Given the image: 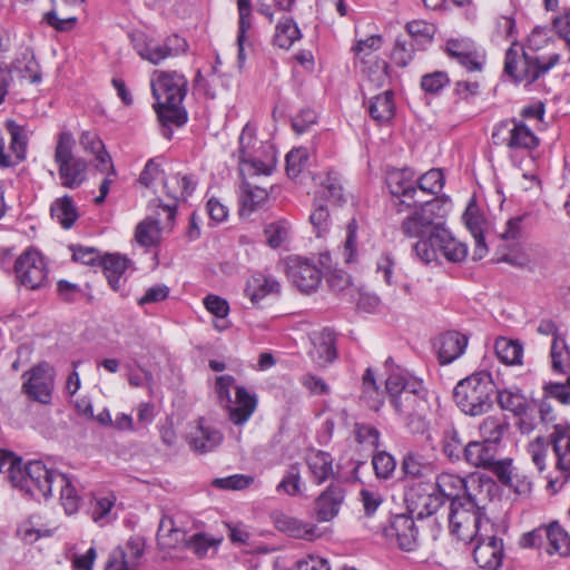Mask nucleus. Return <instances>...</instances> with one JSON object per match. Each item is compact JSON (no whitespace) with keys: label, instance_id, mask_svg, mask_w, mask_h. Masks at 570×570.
<instances>
[{"label":"nucleus","instance_id":"nucleus-20","mask_svg":"<svg viewBox=\"0 0 570 570\" xmlns=\"http://www.w3.org/2000/svg\"><path fill=\"white\" fill-rule=\"evenodd\" d=\"M387 538H394L397 547L406 552H411L419 547V529L411 514L405 512L395 513L391 517L390 527L385 529Z\"/></svg>","mask_w":570,"mask_h":570},{"label":"nucleus","instance_id":"nucleus-4","mask_svg":"<svg viewBox=\"0 0 570 570\" xmlns=\"http://www.w3.org/2000/svg\"><path fill=\"white\" fill-rule=\"evenodd\" d=\"M495 384L489 372H476L461 380L454 387L453 397L466 415L480 416L493 405Z\"/></svg>","mask_w":570,"mask_h":570},{"label":"nucleus","instance_id":"nucleus-33","mask_svg":"<svg viewBox=\"0 0 570 570\" xmlns=\"http://www.w3.org/2000/svg\"><path fill=\"white\" fill-rule=\"evenodd\" d=\"M129 261L118 254H109L100 259L104 274L114 291H119L124 285L122 275L128 267Z\"/></svg>","mask_w":570,"mask_h":570},{"label":"nucleus","instance_id":"nucleus-28","mask_svg":"<svg viewBox=\"0 0 570 570\" xmlns=\"http://www.w3.org/2000/svg\"><path fill=\"white\" fill-rule=\"evenodd\" d=\"M469 338L466 335L449 331L439 337V360L441 364H450L459 358L468 346Z\"/></svg>","mask_w":570,"mask_h":570},{"label":"nucleus","instance_id":"nucleus-48","mask_svg":"<svg viewBox=\"0 0 570 570\" xmlns=\"http://www.w3.org/2000/svg\"><path fill=\"white\" fill-rule=\"evenodd\" d=\"M56 529L41 528L35 521V518H29L21 522L16 531V534L26 544H33L41 538H49L55 534Z\"/></svg>","mask_w":570,"mask_h":570},{"label":"nucleus","instance_id":"nucleus-39","mask_svg":"<svg viewBox=\"0 0 570 570\" xmlns=\"http://www.w3.org/2000/svg\"><path fill=\"white\" fill-rule=\"evenodd\" d=\"M79 142L85 150H88L96 156V159L100 164L99 166L101 167V170H105L107 167H109L111 169V174H115L111 158L105 150V146L101 139L95 131H83L79 137Z\"/></svg>","mask_w":570,"mask_h":570},{"label":"nucleus","instance_id":"nucleus-16","mask_svg":"<svg viewBox=\"0 0 570 570\" xmlns=\"http://www.w3.org/2000/svg\"><path fill=\"white\" fill-rule=\"evenodd\" d=\"M386 184L397 213L416 206L421 199L415 198L417 194L415 173L410 168L393 169L387 173Z\"/></svg>","mask_w":570,"mask_h":570},{"label":"nucleus","instance_id":"nucleus-6","mask_svg":"<svg viewBox=\"0 0 570 570\" xmlns=\"http://www.w3.org/2000/svg\"><path fill=\"white\" fill-rule=\"evenodd\" d=\"M559 61V53L540 58L537 55L527 53L522 48H517L513 45L505 52L504 73L514 82L530 85L553 68Z\"/></svg>","mask_w":570,"mask_h":570},{"label":"nucleus","instance_id":"nucleus-50","mask_svg":"<svg viewBox=\"0 0 570 570\" xmlns=\"http://www.w3.org/2000/svg\"><path fill=\"white\" fill-rule=\"evenodd\" d=\"M301 38V31L296 22L291 18L279 20L276 26L274 43L283 49H288Z\"/></svg>","mask_w":570,"mask_h":570},{"label":"nucleus","instance_id":"nucleus-35","mask_svg":"<svg viewBox=\"0 0 570 570\" xmlns=\"http://www.w3.org/2000/svg\"><path fill=\"white\" fill-rule=\"evenodd\" d=\"M394 95L386 90L370 100V116L377 122H389L395 114Z\"/></svg>","mask_w":570,"mask_h":570},{"label":"nucleus","instance_id":"nucleus-21","mask_svg":"<svg viewBox=\"0 0 570 570\" xmlns=\"http://www.w3.org/2000/svg\"><path fill=\"white\" fill-rule=\"evenodd\" d=\"M196 185V180L190 175L171 174L164 178V191L171 202L161 206L167 212L169 222L175 219L177 203L186 200L195 190Z\"/></svg>","mask_w":570,"mask_h":570},{"label":"nucleus","instance_id":"nucleus-8","mask_svg":"<svg viewBox=\"0 0 570 570\" xmlns=\"http://www.w3.org/2000/svg\"><path fill=\"white\" fill-rule=\"evenodd\" d=\"M76 140L68 130H61L57 136L53 159L58 167L61 185L76 189L87 179V161L73 155Z\"/></svg>","mask_w":570,"mask_h":570},{"label":"nucleus","instance_id":"nucleus-32","mask_svg":"<svg viewBox=\"0 0 570 570\" xmlns=\"http://www.w3.org/2000/svg\"><path fill=\"white\" fill-rule=\"evenodd\" d=\"M320 179L321 188L316 191L315 197L325 202V199L333 203L344 202V189L341 176L336 170H327L317 176Z\"/></svg>","mask_w":570,"mask_h":570},{"label":"nucleus","instance_id":"nucleus-23","mask_svg":"<svg viewBox=\"0 0 570 570\" xmlns=\"http://www.w3.org/2000/svg\"><path fill=\"white\" fill-rule=\"evenodd\" d=\"M556 456V469L560 471L564 480L570 476V425L554 424L549 435Z\"/></svg>","mask_w":570,"mask_h":570},{"label":"nucleus","instance_id":"nucleus-26","mask_svg":"<svg viewBox=\"0 0 570 570\" xmlns=\"http://www.w3.org/2000/svg\"><path fill=\"white\" fill-rule=\"evenodd\" d=\"M435 481L436 491L443 499H474L470 478L464 479L458 474L441 473Z\"/></svg>","mask_w":570,"mask_h":570},{"label":"nucleus","instance_id":"nucleus-17","mask_svg":"<svg viewBox=\"0 0 570 570\" xmlns=\"http://www.w3.org/2000/svg\"><path fill=\"white\" fill-rule=\"evenodd\" d=\"M28 380L22 384V392L31 400L48 404L51 401V393L53 389V374L47 363L33 366L23 376Z\"/></svg>","mask_w":570,"mask_h":570},{"label":"nucleus","instance_id":"nucleus-63","mask_svg":"<svg viewBox=\"0 0 570 570\" xmlns=\"http://www.w3.org/2000/svg\"><path fill=\"white\" fill-rule=\"evenodd\" d=\"M450 83L445 71H434L421 78V88L426 94L436 95Z\"/></svg>","mask_w":570,"mask_h":570},{"label":"nucleus","instance_id":"nucleus-58","mask_svg":"<svg viewBox=\"0 0 570 570\" xmlns=\"http://www.w3.org/2000/svg\"><path fill=\"white\" fill-rule=\"evenodd\" d=\"M414 43L397 37L392 49L391 60L400 68H405L414 58L416 51Z\"/></svg>","mask_w":570,"mask_h":570},{"label":"nucleus","instance_id":"nucleus-55","mask_svg":"<svg viewBox=\"0 0 570 570\" xmlns=\"http://www.w3.org/2000/svg\"><path fill=\"white\" fill-rule=\"evenodd\" d=\"M6 129L10 135V150L16 155L18 160L24 159L28 144L24 128L14 120H7Z\"/></svg>","mask_w":570,"mask_h":570},{"label":"nucleus","instance_id":"nucleus-29","mask_svg":"<svg viewBox=\"0 0 570 570\" xmlns=\"http://www.w3.org/2000/svg\"><path fill=\"white\" fill-rule=\"evenodd\" d=\"M497 445L488 441H471L464 446L463 459L472 466L487 469L493 464Z\"/></svg>","mask_w":570,"mask_h":570},{"label":"nucleus","instance_id":"nucleus-34","mask_svg":"<svg viewBox=\"0 0 570 570\" xmlns=\"http://www.w3.org/2000/svg\"><path fill=\"white\" fill-rule=\"evenodd\" d=\"M546 540L544 552L547 554H559L560 557L570 554V537L558 522H552L547 527Z\"/></svg>","mask_w":570,"mask_h":570},{"label":"nucleus","instance_id":"nucleus-52","mask_svg":"<svg viewBox=\"0 0 570 570\" xmlns=\"http://www.w3.org/2000/svg\"><path fill=\"white\" fill-rule=\"evenodd\" d=\"M238 8V32H237V46H238V59L244 60V42L246 39L247 31L252 28V4L250 0H237Z\"/></svg>","mask_w":570,"mask_h":570},{"label":"nucleus","instance_id":"nucleus-18","mask_svg":"<svg viewBox=\"0 0 570 570\" xmlns=\"http://www.w3.org/2000/svg\"><path fill=\"white\" fill-rule=\"evenodd\" d=\"M286 274L292 284L306 294L316 291L322 279L320 268L302 257L288 259Z\"/></svg>","mask_w":570,"mask_h":570},{"label":"nucleus","instance_id":"nucleus-43","mask_svg":"<svg viewBox=\"0 0 570 570\" xmlns=\"http://www.w3.org/2000/svg\"><path fill=\"white\" fill-rule=\"evenodd\" d=\"M463 218L475 243V247L473 250V259H482L488 253V247L484 240L482 228L483 220L479 215L474 214L471 210H466L463 215Z\"/></svg>","mask_w":570,"mask_h":570},{"label":"nucleus","instance_id":"nucleus-36","mask_svg":"<svg viewBox=\"0 0 570 570\" xmlns=\"http://www.w3.org/2000/svg\"><path fill=\"white\" fill-rule=\"evenodd\" d=\"M23 79L30 80L32 83L41 81L40 67L36 60L35 53L30 49L21 51L12 62V69Z\"/></svg>","mask_w":570,"mask_h":570},{"label":"nucleus","instance_id":"nucleus-61","mask_svg":"<svg viewBox=\"0 0 570 570\" xmlns=\"http://www.w3.org/2000/svg\"><path fill=\"white\" fill-rule=\"evenodd\" d=\"M549 444L550 440L547 441L543 436H538L528 445V453L540 472L544 471L547 466Z\"/></svg>","mask_w":570,"mask_h":570},{"label":"nucleus","instance_id":"nucleus-12","mask_svg":"<svg viewBox=\"0 0 570 570\" xmlns=\"http://www.w3.org/2000/svg\"><path fill=\"white\" fill-rule=\"evenodd\" d=\"M492 142L497 146H505L511 150H533L540 139L522 119L510 118L498 122L491 135Z\"/></svg>","mask_w":570,"mask_h":570},{"label":"nucleus","instance_id":"nucleus-22","mask_svg":"<svg viewBox=\"0 0 570 570\" xmlns=\"http://www.w3.org/2000/svg\"><path fill=\"white\" fill-rule=\"evenodd\" d=\"M186 439L195 452L206 453L213 451L222 443L223 434L217 429L206 426L205 420L199 419L189 424Z\"/></svg>","mask_w":570,"mask_h":570},{"label":"nucleus","instance_id":"nucleus-15","mask_svg":"<svg viewBox=\"0 0 570 570\" xmlns=\"http://www.w3.org/2000/svg\"><path fill=\"white\" fill-rule=\"evenodd\" d=\"M491 529H483L473 535L466 543L472 546L474 562L484 570H497L501 567L504 548L503 540Z\"/></svg>","mask_w":570,"mask_h":570},{"label":"nucleus","instance_id":"nucleus-19","mask_svg":"<svg viewBox=\"0 0 570 570\" xmlns=\"http://www.w3.org/2000/svg\"><path fill=\"white\" fill-rule=\"evenodd\" d=\"M145 553V540L139 535L130 537L125 548L116 547L109 554L106 570H138Z\"/></svg>","mask_w":570,"mask_h":570},{"label":"nucleus","instance_id":"nucleus-56","mask_svg":"<svg viewBox=\"0 0 570 570\" xmlns=\"http://www.w3.org/2000/svg\"><path fill=\"white\" fill-rule=\"evenodd\" d=\"M309 222L313 225L318 237L323 236L330 229L331 216L327 205L325 204L324 200L318 199V197L314 198L313 210L309 215Z\"/></svg>","mask_w":570,"mask_h":570},{"label":"nucleus","instance_id":"nucleus-57","mask_svg":"<svg viewBox=\"0 0 570 570\" xmlns=\"http://www.w3.org/2000/svg\"><path fill=\"white\" fill-rule=\"evenodd\" d=\"M436 492V481H432L426 476L422 479H413L406 482L405 499H432Z\"/></svg>","mask_w":570,"mask_h":570},{"label":"nucleus","instance_id":"nucleus-64","mask_svg":"<svg viewBox=\"0 0 570 570\" xmlns=\"http://www.w3.org/2000/svg\"><path fill=\"white\" fill-rule=\"evenodd\" d=\"M286 173L291 178H296L304 169L308 154L305 148H294L286 155Z\"/></svg>","mask_w":570,"mask_h":570},{"label":"nucleus","instance_id":"nucleus-27","mask_svg":"<svg viewBox=\"0 0 570 570\" xmlns=\"http://www.w3.org/2000/svg\"><path fill=\"white\" fill-rule=\"evenodd\" d=\"M257 407V396L248 392L244 386H237L235 391V404L226 406L228 417L235 425L246 423Z\"/></svg>","mask_w":570,"mask_h":570},{"label":"nucleus","instance_id":"nucleus-9","mask_svg":"<svg viewBox=\"0 0 570 570\" xmlns=\"http://www.w3.org/2000/svg\"><path fill=\"white\" fill-rule=\"evenodd\" d=\"M414 252L425 264L436 262L440 254L452 263H461L468 256L466 245L455 239L443 226L431 239L416 242Z\"/></svg>","mask_w":570,"mask_h":570},{"label":"nucleus","instance_id":"nucleus-47","mask_svg":"<svg viewBox=\"0 0 570 570\" xmlns=\"http://www.w3.org/2000/svg\"><path fill=\"white\" fill-rule=\"evenodd\" d=\"M160 236L161 228L156 219L146 218L136 226L135 239L144 247L157 245L160 240Z\"/></svg>","mask_w":570,"mask_h":570},{"label":"nucleus","instance_id":"nucleus-30","mask_svg":"<svg viewBox=\"0 0 570 570\" xmlns=\"http://www.w3.org/2000/svg\"><path fill=\"white\" fill-rule=\"evenodd\" d=\"M267 199L268 191L265 187H261L244 178L239 187V213L242 216L250 215L262 207Z\"/></svg>","mask_w":570,"mask_h":570},{"label":"nucleus","instance_id":"nucleus-13","mask_svg":"<svg viewBox=\"0 0 570 570\" xmlns=\"http://www.w3.org/2000/svg\"><path fill=\"white\" fill-rule=\"evenodd\" d=\"M239 174L245 176L271 175L274 169V161L262 160L257 157L256 128L249 122L246 124L238 138Z\"/></svg>","mask_w":570,"mask_h":570},{"label":"nucleus","instance_id":"nucleus-38","mask_svg":"<svg viewBox=\"0 0 570 570\" xmlns=\"http://www.w3.org/2000/svg\"><path fill=\"white\" fill-rule=\"evenodd\" d=\"M412 43L417 50H425L433 41L435 35V26L425 20H412L405 24Z\"/></svg>","mask_w":570,"mask_h":570},{"label":"nucleus","instance_id":"nucleus-10","mask_svg":"<svg viewBox=\"0 0 570 570\" xmlns=\"http://www.w3.org/2000/svg\"><path fill=\"white\" fill-rule=\"evenodd\" d=\"M480 518L476 501H450V504H444L441 517L449 521L451 533L464 542L484 529Z\"/></svg>","mask_w":570,"mask_h":570},{"label":"nucleus","instance_id":"nucleus-46","mask_svg":"<svg viewBox=\"0 0 570 570\" xmlns=\"http://www.w3.org/2000/svg\"><path fill=\"white\" fill-rule=\"evenodd\" d=\"M464 446L459 431L448 425L442 435V452L451 462H459L463 458Z\"/></svg>","mask_w":570,"mask_h":570},{"label":"nucleus","instance_id":"nucleus-45","mask_svg":"<svg viewBox=\"0 0 570 570\" xmlns=\"http://www.w3.org/2000/svg\"><path fill=\"white\" fill-rule=\"evenodd\" d=\"M306 462L318 483L325 481L333 473V460L327 452L314 451L307 455Z\"/></svg>","mask_w":570,"mask_h":570},{"label":"nucleus","instance_id":"nucleus-31","mask_svg":"<svg viewBox=\"0 0 570 570\" xmlns=\"http://www.w3.org/2000/svg\"><path fill=\"white\" fill-rule=\"evenodd\" d=\"M281 284L273 276L256 273L247 281L245 294L253 304H257L264 297L271 294H279Z\"/></svg>","mask_w":570,"mask_h":570},{"label":"nucleus","instance_id":"nucleus-2","mask_svg":"<svg viewBox=\"0 0 570 570\" xmlns=\"http://www.w3.org/2000/svg\"><path fill=\"white\" fill-rule=\"evenodd\" d=\"M385 391L406 426L412 431L423 429V420L429 409L428 391L423 381L396 366L386 379Z\"/></svg>","mask_w":570,"mask_h":570},{"label":"nucleus","instance_id":"nucleus-60","mask_svg":"<svg viewBox=\"0 0 570 570\" xmlns=\"http://www.w3.org/2000/svg\"><path fill=\"white\" fill-rule=\"evenodd\" d=\"M471 490H476L474 499L480 495L483 499H495L500 495V487L489 476H470Z\"/></svg>","mask_w":570,"mask_h":570},{"label":"nucleus","instance_id":"nucleus-11","mask_svg":"<svg viewBox=\"0 0 570 570\" xmlns=\"http://www.w3.org/2000/svg\"><path fill=\"white\" fill-rule=\"evenodd\" d=\"M131 42L141 59L156 66L167 58L185 53L188 49L187 41L178 35H170L159 42L144 33H137L131 37Z\"/></svg>","mask_w":570,"mask_h":570},{"label":"nucleus","instance_id":"nucleus-49","mask_svg":"<svg viewBox=\"0 0 570 570\" xmlns=\"http://www.w3.org/2000/svg\"><path fill=\"white\" fill-rule=\"evenodd\" d=\"M494 348L501 362L508 365L521 364L523 347L519 342L501 337L495 341Z\"/></svg>","mask_w":570,"mask_h":570},{"label":"nucleus","instance_id":"nucleus-40","mask_svg":"<svg viewBox=\"0 0 570 570\" xmlns=\"http://www.w3.org/2000/svg\"><path fill=\"white\" fill-rule=\"evenodd\" d=\"M508 429L509 423L502 415L487 416L479 425V432L482 439L495 445L500 443Z\"/></svg>","mask_w":570,"mask_h":570},{"label":"nucleus","instance_id":"nucleus-7","mask_svg":"<svg viewBox=\"0 0 570 570\" xmlns=\"http://www.w3.org/2000/svg\"><path fill=\"white\" fill-rule=\"evenodd\" d=\"M414 210L401 224V232L417 242L431 239L443 226L441 219L445 214L444 204L436 198L420 200Z\"/></svg>","mask_w":570,"mask_h":570},{"label":"nucleus","instance_id":"nucleus-25","mask_svg":"<svg viewBox=\"0 0 570 570\" xmlns=\"http://www.w3.org/2000/svg\"><path fill=\"white\" fill-rule=\"evenodd\" d=\"M312 343L313 347L308 354L318 366H325L336 358V334L332 330L324 328L315 334Z\"/></svg>","mask_w":570,"mask_h":570},{"label":"nucleus","instance_id":"nucleus-51","mask_svg":"<svg viewBox=\"0 0 570 570\" xmlns=\"http://www.w3.org/2000/svg\"><path fill=\"white\" fill-rule=\"evenodd\" d=\"M402 470L405 473L407 482L409 480L426 476V472L431 470V465L425 461L422 454L407 452L402 460Z\"/></svg>","mask_w":570,"mask_h":570},{"label":"nucleus","instance_id":"nucleus-14","mask_svg":"<svg viewBox=\"0 0 570 570\" xmlns=\"http://www.w3.org/2000/svg\"><path fill=\"white\" fill-rule=\"evenodd\" d=\"M17 282L28 289H38L48 281V267L42 254L29 247L18 256L14 263Z\"/></svg>","mask_w":570,"mask_h":570},{"label":"nucleus","instance_id":"nucleus-24","mask_svg":"<svg viewBox=\"0 0 570 570\" xmlns=\"http://www.w3.org/2000/svg\"><path fill=\"white\" fill-rule=\"evenodd\" d=\"M272 518L275 527L279 531L287 533L293 538L314 541L323 535V532L316 525L285 513L274 512Z\"/></svg>","mask_w":570,"mask_h":570},{"label":"nucleus","instance_id":"nucleus-42","mask_svg":"<svg viewBox=\"0 0 570 570\" xmlns=\"http://www.w3.org/2000/svg\"><path fill=\"white\" fill-rule=\"evenodd\" d=\"M50 213L52 218H55L66 229L70 228L78 218V213L72 198L67 195L61 198H57L52 203Z\"/></svg>","mask_w":570,"mask_h":570},{"label":"nucleus","instance_id":"nucleus-53","mask_svg":"<svg viewBox=\"0 0 570 570\" xmlns=\"http://www.w3.org/2000/svg\"><path fill=\"white\" fill-rule=\"evenodd\" d=\"M266 244L273 248H279L291 238V225L286 220H277L268 224L264 229Z\"/></svg>","mask_w":570,"mask_h":570},{"label":"nucleus","instance_id":"nucleus-41","mask_svg":"<svg viewBox=\"0 0 570 570\" xmlns=\"http://www.w3.org/2000/svg\"><path fill=\"white\" fill-rule=\"evenodd\" d=\"M405 513L411 514V519L423 520L425 518L434 517L436 522L442 517L444 501H406Z\"/></svg>","mask_w":570,"mask_h":570},{"label":"nucleus","instance_id":"nucleus-1","mask_svg":"<svg viewBox=\"0 0 570 570\" xmlns=\"http://www.w3.org/2000/svg\"><path fill=\"white\" fill-rule=\"evenodd\" d=\"M188 80L175 70H154L150 76L153 105L159 122L163 125V135L170 139L171 125L180 127L187 121V111L183 101L187 95Z\"/></svg>","mask_w":570,"mask_h":570},{"label":"nucleus","instance_id":"nucleus-37","mask_svg":"<svg viewBox=\"0 0 570 570\" xmlns=\"http://www.w3.org/2000/svg\"><path fill=\"white\" fill-rule=\"evenodd\" d=\"M480 523L484 529L497 532L495 528L505 525L507 510L500 504V501H488L487 504L478 505Z\"/></svg>","mask_w":570,"mask_h":570},{"label":"nucleus","instance_id":"nucleus-5","mask_svg":"<svg viewBox=\"0 0 570 570\" xmlns=\"http://www.w3.org/2000/svg\"><path fill=\"white\" fill-rule=\"evenodd\" d=\"M180 515H164L160 519L157 542L161 549H175L181 543L193 551L197 557L203 558L209 550L216 551L223 541V537L209 535L204 532H197L187 537L186 529L180 524Z\"/></svg>","mask_w":570,"mask_h":570},{"label":"nucleus","instance_id":"nucleus-54","mask_svg":"<svg viewBox=\"0 0 570 570\" xmlns=\"http://www.w3.org/2000/svg\"><path fill=\"white\" fill-rule=\"evenodd\" d=\"M550 355L552 370L554 372L562 374L570 373V348L564 338L561 341L558 338L552 341Z\"/></svg>","mask_w":570,"mask_h":570},{"label":"nucleus","instance_id":"nucleus-44","mask_svg":"<svg viewBox=\"0 0 570 570\" xmlns=\"http://www.w3.org/2000/svg\"><path fill=\"white\" fill-rule=\"evenodd\" d=\"M497 401L502 410L510 411L514 415H527V410H530L527 397L518 390L498 392Z\"/></svg>","mask_w":570,"mask_h":570},{"label":"nucleus","instance_id":"nucleus-3","mask_svg":"<svg viewBox=\"0 0 570 570\" xmlns=\"http://www.w3.org/2000/svg\"><path fill=\"white\" fill-rule=\"evenodd\" d=\"M9 480L13 488L23 495L53 497L59 499H78L72 481L66 474L48 469L42 461H29L22 465V460L14 463Z\"/></svg>","mask_w":570,"mask_h":570},{"label":"nucleus","instance_id":"nucleus-59","mask_svg":"<svg viewBox=\"0 0 570 570\" xmlns=\"http://www.w3.org/2000/svg\"><path fill=\"white\" fill-rule=\"evenodd\" d=\"M444 185V176L441 169H430L416 179V188L425 194L435 195Z\"/></svg>","mask_w":570,"mask_h":570},{"label":"nucleus","instance_id":"nucleus-62","mask_svg":"<svg viewBox=\"0 0 570 570\" xmlns=\"http://www.w3.org/2000/svg\"><path fill=\"white\" fill-rule=\"evenodd\" d=\"M372 465L377 478L389 479L396 468V462L390 453L380 451L373 455Z\"/></svg>","mask_w":570,"mask_h":570}]
</instances>
